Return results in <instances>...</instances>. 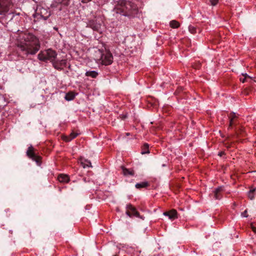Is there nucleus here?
Returning a JSON list of instances; mask_svg holds the SVG:
<instances>
[{"mask_svg":"<svg viewBox=\"0 0 256 256\" xmlns=\"http://www.w3.org/2000/svg\"><path fill=\"white\" fill-rule=\"evenodd\" d=\"M22 41L18 45L19 50L26 56L34 54L40 50V44L38 40L30 33L22 32L20 35Z\"/></svg>","mask_w":256,"mask_h":256,"instance_id":"nucleus-1","label":"nucleus"},{"mask_svg":"<svg viewBox=\"0 0 256 256\" xmlns=\"http://www.w3.org/2000/svg\"><path fill=\"white\" fill-rule=\"evenodd\" d=\"M138 10L136 6L134 3L126 0H119L117 2L113 12H114V15L116 14H120V16H134L137 14Z\"/></svg>","mask_w":256,"mask_h":256,"instance_id":"nucleus-2","label":"nucleus"},{"mask_svg":"<svg viewBox=\"0 0 256 256\" xmlns=\"http://www.w3.org/2000/svg\"><path fill=\"white\" fill-rule=\"evenodd\" d=\"M56 55V53L54 50L48 49L42 51L38 54V58L40 60L42 61L49 60L53 62L55 60Z\"/></svg>","mask_w":256,"mask_h":256,"instance_id":"nucleus-3","label":"nucleus"},{"mask_svg":"<svg viewBox=\"0 0 256 256\" xmlns=\"http://www.w3.org/2000/svg\"><path fill=\"white\" fill-rule=\"evenodd\" d=\"M12 6V0H0V14L4 15Z\"/></svg>","mask_w":256,"mask_h":256,"instance_id":"nucleus-4","label":"nucleus"},{"mask_svg":"<svg viewBox=\"0 0 256 256\" xmlns=\"http://www.w3.org/2000/svg\"><path fill=\"white\" fill-rule=\"evenodd\" d=\"M101 63L105 66H108L113 62V56L112 54L108 52L102 54L100 58Z\"/></svg>","mask_w":256,"mask_h":256,"instance_id":"nucleus-5","label":"nucleus"},{"mask_svg":"<svg viewBox=\"0 0 256 256\" xmlns=\"http://www.w3.org/2000/svg\"><path fill=\"white\" fill-rule=\"evenodd\" d=\"M126 208L127 210L126 212V214L128 216H129L130 217H131L132 216H134L138 218L140 217L139 212L136 210V208H134L132 204H128L126 206Z\"/></svg>","mask_w":256,"mask_h":256,"instance_id":"nucleus-6","label":"nucleus"},{"mask_svg":"<svg viewBox=\"0 0 256 256\" xmlns=\"http://www.w3.org/2000/svg\"><path fill=\"white\" fill-rule=\"evenodd\" d=\"M26 154L29 158L36 161L37 163L39 162L40 157L35 154L34 152V148L32 146L28 147Z\"/></svg>","mask_w":256,"mask_h":256,"instance_id":"nucleus-7","label":"nucleus"},{"mask_svg":"<svg viewBox=\"0 0 256 256\" xmlns=\"http://www.w3.org/2000/svg\"><path fill=\"white\" fill-rule=\"evenodd\" d=\"M88 27L96 31H99L101 27L100 24L98 23L95 20H90L88 24Z\"/></svg>","mask_w":256,"mask_h":256,"instance_id":"nucleus-8","label":"nucleus"},{"mask_svg":"<svg viewBox=\"0 0 256 256\" xmlns=\"http://www.w3.org/2000/svg\"><path fill=\"white\" fill-rule=\"evenodd\" d=\"M166 216H168L170 220H174L178 218L177 212L175 210H172L168 212H166L164 213Z\"/></svg>","mask_w":256,"mask_h":256,"instance_id":"nucleus-9","label":"nucleus"},{"mask_svg":"<svg viewBox=\"0 0 256 256\" xmlns=\"http://www.w3.org/2000/svg\"><path fill=\"white\" fill-rule=\"evenodd\" d=\"M228 118L229 120V126H228V129L230 128L234 124V120L236 118V113L232 112H230L228 115Z\"/></svg>","mask_w":256,"mask_h":256,"instance_id":"nucleus-10","label":"nucleus"},{"mask_svg":"<svg viewBox=\"0 0 256 256\" xmlns=\"http://www.w3.org/2000/svg\"><path fill=\"white\" fill-rule=\"evenodd\" d=\"M78 135V134L77 132H72L68 136H64L62 137V139L68 142H70L75 138H76Z\"/></svg>","mask_w":256,"mask_h":256,"instance_id":"nucleus-11","label":"nucleus"},{"mask_svg":"<svg viewBox=\"0 0 256 256\" xmlns=\"http://www.w3.org/2000/svg\"><path fill=\"white\" fill-rule=\"evenodd\" d=\"M58 180L60 182H68L70 180L68 176L64 174H60L58 177Z\"/></svg>","mask_w":256,"mask_h":256,"instance_id":"nucleus-12","label":"nucleus"},{"mask_svg":"<svg viewBox=\"0 0 256 256\" xmlns=\"http://www.w3.org/2000/svg\"><path fill=\"white\" fill-rule=\"evenodd\" d=\"M222 190V188L220 187V188H217L214 191V197L216 199L218 200V199H220L222 198V194L221 193Z\"/></svg>","mask_w":256,"mask_h":256,"instance_id":"nucleus-13","label":"nucleus"},{"mask_svg":"<svg viewBox=\"0 0 256 256\" xmlns=\"http://www.w3.org/2000/svg\"><path fill=\"white\" fill-rule=\"evenodd\" d=\"M122 172H123V174L126 176H128V175H130V176H134V171L133 170H128V168H126L123 166L122 167Z\"/></svg>","mask_w":256,"mask_h":256,"instance_id":"nucleus-14","label":"nucleus"},{"mask_svg":"<svg viewBox=\"0 0 256 256\" xmlns=\"http://www.w3.org/2000/svg\"><path fill=\"white\" fill-rule=\"evenodd\" d=\"M86 76L92 78H96L98 76V72L95 70L88 71L86 72Z\"/></svg>","mask_w":256,"mask_h":256,"instance_id":"nucleus-15","label":"nucleus"},{"mask_svg":"<svg viewBox=\"0 0 256 256\" xmlns=\"http://www.w3.org/2000/svg\"><path fill=\"white\" fill-rule=\"evenodd\" d=\"M148 183L147 182H142L140 183H137L135 186L136 188H145L148 186Z\"/></svg>","mask_w":256,"mask_h":256,"instance_id":"nucleus-16","label":"nucleus"},{"mask_svg":"<svg viewBox=\"0 0 256 256\" xmlns=\"http://www.w3.org/2000/svg\"><path fill=\"white\" fill-rule=\"evenodd\" d=\"M81 164L84 168L92 167V164L90 160H84L81 162Z\"/></svg>","mask_w":256,"mask_h":256,"instance_id":"nucleus-17","label":"nucleus"},{"mask_svg":"<svg viewBox=\"0 0 256 256\" xmlns=\"http://www.w3.org/2000/svg\"><path fill=\"white\" fill-rule=\"evenodd\" d=\"M75 97V94L72 92H68L66 94L65 96V99L68 101H70L74 99Z\"/></svg>","mask_w":256,"mask_h":256,"instance_id":"nucleus-18","label":"nucleus"},{"mask_svg":"<svg viewBox=\"0 0 256 256\" xmlns=\"http://www.w3.org/2000/svg\"><path fill=\"white\" fill-rule=\"evenodd\" d=\"M148 144H144L142 146V150L141 152V154H148L150 153L149 150H148Z\"/></svg>","mask_w":256,"mask_h":256,"instance_id":"nucleus-19","label":"nucleus"},{"mask_svg":"<svg viewBox=\"0 0 256 256\" xmlns=\"http://www.w3.org/2000/svg\"><path fill=\"white\" fill-rule=\"evenodd\" d=\"M70 0H56V2L58 4H62L64 6H68L69 4Z\"/></svg>","mask_w":256,"mask_h":256,"instance_id":"nucleus-20","label":"nucleus"},{"mask_svg":"<svg viewBox=\"0 0 256 256\" xmlns=\"http://www.w3.org/2000/svg\"><path fill=\"white\" fill-rule=\"evenodd\" d=\"M180 24L178 22L173 20L170 22V26L172 28H176L180 26Z\"/></svg>","mask_w":256,"mask_h":256,"instance_id":"nucleus-21","label":"nucleus"},{"mask_svg":"<svg viewBox=\"0 0 256 256\" xmlns=\"http://www.w3.org/2000/svg\"><path fill=\"white\" fill-rule=\"evenodd\" d=\"M256 188H252L248 192V196L250 200H252L254 196V192L256 191Z\"/></svg>","mask_w":256,"mask_h":256,"instance_id":"nucleus-22","label":"nucleus"},{"mask_svg":"<svg viewBox=\"0 0 256 256\" xmlns=\"http://www.w3.org/2000/svg\"><path fill=\"white\" fill-rule=\"evenodd\" d=\"M210 2L212 6H214L218 4V0H210Z\"/></svg>","mask_w":256,"mask_h":256,"instance_id":"nucleus-23","label":"nucleus"},{"mask_svg":"<svg viewBox=\"0 0 256 256\" xmlns=\"http://www.w3.org/2000/svg\"><path fill=\"white\" fill-rule=\"evenodd\" d=\"M188 29H189V31L192 34H194L196 32V28L193 26H190L188 28Z\"/></svg>","mask_w":256,"mask_h":256,"instance_id":"nucleus-24","label":"nucleus"},{"mask_svg":"<svg viewBox=\"0 0 256 256\" xmlns=\"http://www.w3.org/2000/svg\"><path fill=\"white\" fill-rule=\"evenodd\" d=\"M247 210H245L242 214V216L244 217V218H248V215L247 214Z\"/></svg>","mask_w":256,"mask_h":256,"instance_id":"nucleus-25","label":"nucleus"},{"mask_svg":"<svg viewBox=\"0 0 256 256\" xmlns=\"http://www.w3.org/2000/svg\"><path fill=\"white\" fill-rule=\"evenodd\" d=\"M242 74V76H244V78H250V76H249L247 74H246V73H245V74Z\"/></svg>","mask_w":256,"mask_h":256,"instance_id":"nucleus-26","label":"nucleus"},{"mask_svg":"<svg viewBox=\"0 0 256 256\" xmlns=\"http://www.w3.org/2000/svg\"><path fill=\"white\" fill-rule=\"evenodd\" d=\"M250 227H251L252 230H253V232L256 233V228L252 224H251Z\"/></svg>","mask_w":256,"mask_h":256,"instance_id":"nucleus-27","label":"nucleus"},{"mask_svg":"<svg viewBox=\"0 0 256 256\" xmlns=\"http://www.w3.org/2000/svg\"><path fill=\"white\" fill-rule=\"evenodd\" d=\"M82 1V2L83 3H87L90 1H91L92 0H80Z\"/></svg>","mask_w":256,"mask_h":256,"instance_id":"nucleus-28","label":"nucleus"},{"mask_svg":"<svg viewBox=\"0 0 256 256\" xmlns=\"http://www.w3.org/2000/svg\"><path fill=\"white\" fill-rule=\"evenodd\" d=\"M246 78H243V79L240 78V81H241L242 83H244V82H245V81H246Z\"/></svg>","mask_w":256,"mask_h":256,"instance_id":"nucleus-29","label":"nucleus"},{"mask_svg":"<svg viewBox=\"0 0 256 256\" xmlns=\"http://www.w3.org/2000/svg\"><path fill=\"white\" fill-rule=\"evenodd\" d=\"M224 154V152H220L218 153V155L220 156H222V154Z\"/></svg>","mask_w":256,"mask_h":256,"instance_id":"nucleus-30","label":"nucleus"},{"mask_svg":"<svg viewBox=\"0 0 256 256\" xmlns=\"http://www.w3.org/2000/svg\"><path fill=\"white\" fill-rule=\"evenodd\" d=\"M114 16H115L116 18H118V19H119V18L118 17V16H119V14L116 15V16H116V14H115V15H114Z\"/></svg>","mask_w":256,"mask_h":256,"instance_id":"nucleus-31","label":"nucleus"},{"mask_svg":"<svg viewBox=\"0 0 256 256\" xmlns=\"http://www.w3.org/2000/svg\"><path fill=\"white\" fill-rule=\"evenodd\" d=\"M114 16H115L116 18H118V19H119V18L118 17V16H119V14L116 15V16H116V14H115V15H114Z\"/></svg>","mask_w":256,"mask_h":256,"instance_id":"nucleus-32","label":"nucleus"},{"mask_svg":"<svg viewBox=\"0 0 256 256\" xmlns=\"http://www.w3.org/2000/svg\"><path fill=\"white\" fill-rule=\"evenodd\" d=\"M42 17L44 18V20H46L48 18V16H44H44H42Z\"/></svg>","mask_w":256,"mask_h":256,"instance_id":"nucleus-33","label":"nucleus"},{"mask_svg":"<svg viewBox=\"0 0 256 256\" xmlns=\"http://www.w3.org/2000/svg\"><path fill=\"white\" fill-rule=\"evenodd\" d=\"M130 135V134L128 132L126 133V136H128Z\"/></svg>","mask_w":256,"mask_h":256,"instance_id":"nucleus-34","label":"nucleus"}]
</instances>
